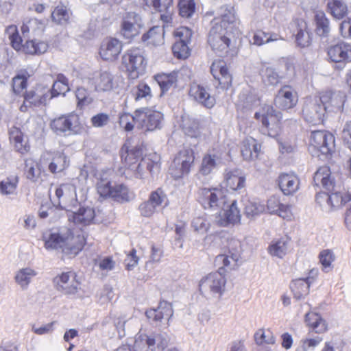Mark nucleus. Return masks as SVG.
<instances>
[{
  "mask_svg": "<svg viewBox=\"0 0 351 351\" xmlns=\"http://www.w3.org/2000/svg\"><path fill=\"white\" fill-rule=\"evenodd\" d=\"M69 220L77 225L88 226L101 222L103 216L101 215L99 210L96 213L93 208L82 207L77 212L72 213V215L69 216Z\"/></svg>",
  "mask_w": 351,
  "mask_h": 351,
  "instance_id": "4be33fe9",
  "label": "nucleus"
},
{
  "mask_svg": "<svg viewBox=\"0 0 351 351\" xmlns=\"http://www.w3.org/2000/svg\"><path fill=\"white\" fill-rule=\"evenodd\" d=\"M311 147L321 154L328 156L335 151V137L326 130H315L311 132L310 138Z\"/></svg>",
  "mask_w": 351,
  "mask_h": 351,
  "instance_id": "f8f14e48",
  "label": "nucleus"
},
{
  "mask_svg": "<svg viewBox=\"0 0 351 351\" xmlns=\"http://www.w3.org/2000/svg\"><path fill=\"white\" fill-rule=\"evenodd\" d=\"M195 7L193 0H180L178 3L179 12L182 17H191L195 12Z\"/></svg>",
  "mask_w": 351,
  "mask_h": 351,
  "instance_id": "774afa93",
  "label": "nucleus"
},
{
  "mask_svg": "<svg viewBox=\"0 0 351 351\" xmlns=\"http://www.w3.org/2000/svg\"><path fill=\"white\" fill-rule=\"evenodd\" d=\"M56 196L58 199L54 205L62 209L69 210L77 203L75 188L71 184H62L56 189Z\"/></svg>",
  "mask_w": 351,
  "mask_h": 351,
  "instance_id": "412c9836",
  "label": "nucleus"
},
{
  "mask_svg": "<svg viewBox=\"0 0 351 351\" xmlns=\"http://www.w3.org/2000/svg\"><path fill=\"white\" fill-rule=\"evenodd\" d=\"M328 55L331 61L336 63L351 62V45L343 42L339 43L328 48Z\"/></svg>",
  "mask_w": 351,
  "mask_h": 351,
  "instance_id": "c85d7f7f",
  "label": "nucleus"
},
{
  "mask_svg": "<svg viewBox=\"0 0 351 351\" xmlns=\"http://www.w3.org/2000/svg\"><path fill=\"white\" fill-rule=\"evenodd\" d=\"M298 101V96L296 90L288 85L281 87L274 99L276 106L282 110L293 108Z\"/></svg>",
  "mask_w": 351,
  "mask_h": 351,
  "instance_id": "5701e85b",
  "label": "nucleus"
},
{
  "mask_svg": "<svg viewBox=\"0 0 351 351\" xmlns=\"http://www.w3.org/2000/svg\"><path fill=\"white\" fill-rule=\"evenodd\" d=\"M259 98L255 89L250 86L244 88L239 95L237 106L243 110H251L259 105Z\"/></svg>",
  "mask_w": 351,
  "mask_h": 351,
  "instance_id": "2f4dec72",
  "label": "nucleus"
},
{
  "mask_svg": "<svg viewBox=\"0 0 351 351\" xmlns=\"http://www.w3.org/2000/svg\"><path fill=\"white\" fill-rule=\"evenodd\" d=\"M290 239L287 237L273 240L268 247V252L272 256L282 258L289 250Z\"/></svg>",
  "mask_w": 351,
  "mask_h": 351,
  "instance_id": "ea45409f",
  "label": "nucleus"
},
{
  "mask_svg": "<svg viewBox=\"0 0 351 351\" xmlns=\"http://www.w3.org/2000/svg\"><path fill=\"white\" fill-rule=\"evenodd\" d=\"M183 130L186 135L191 138H197L200 134L199 123L194 119L184 121Z\"/></svg>",
  "mask_w": 351,
  "mask_h": 351,
  "instance_id": "69168bd1",
  "label": "nucleus"
},
{
  "mask_svg": "<svg viewBox=\"0 0 351 351\" xmlns=\"http://www.w3.org/2000/svg\"><path fill=\"white\" fill-rule=\"evenodd\" d=\"M75 96L77 100V107L80 108H83L84 107L88 106L93 101L90 94L83 87L77 88L75 91Z\"/></svg>",
  "mask_w": 351,
  "mask_h": 351,
  "instance_id": "680f3d73",
  "label": "nucleus"
},
{
  "mask_svg": "<svg viewBox=\"0 0 351 351\" xmlns=\"http://www.w3.org/2000/svg\"><path fill=\"white\" fill-rule=\"evenodd\" d=\"M280 39V36L276 34L266 33L262 30H258L254 32L250 42L257 46L263 45L272 41H276Z\"/></svg>",
  "mask_w": 351,
  "mask_h": 351,
  "instance_id": "6e6d98bb",
  "label": "nucleus"
},
{
  "mask_svg": "<svg viewBox=\"0 0 351 351\" xmlns=\"http://www.w3.org/2000/svg\"><path fill=\"white\" fill-rule=\"evenodd\" d=\"M314 21L317 34L322 37H328L330 32V26L329 19L325 13L322 11L316 12Z\"/></svg>",
  "mask_w": 351,
  "mask_h": 351,
  "instance_id": "37998d69",
  "label": "nucleus"
},
{
  "mask_svg": "<svg viewBox=\"0 0 351 351\" xmlns=\"http://www.w3.org/2000/svg\"><path fill=\"white\" fill-rule=\"evenodd\" d=\"M121 65L132 79L143 75L147 66L143 49L134 47L127 50L122 56Z\"/></svg>",
  "mask_w": 351,
  "mask_h": 351,
  "instance_id": "7ed1b4c3",
  "label": "nucleus"
},
{
  "mask_svg": "<svg viewBox=\"0 0 351 351\" xmlns=\"http://www.w3.org/2000/svg\"><path fill=\"white\" fill-rule=\"evenodd\" d=\"M219 15L220 18H215L213 21V25H220L222 28L228 29L232 32L237 22L233 7L221 6L219 10Z\"/></svg>",
  "mask_w": 351,
  "mask_h": 351,
  "instance_id": "7c9ffc66",
  "label": "nucleus"
},
{
  "mask_svg": "<svg viewBox=\"0 0 351 351\" xmlns=\"http://www.w3.org/2000/svg\"><path fill=\"white\" fill-rule=\"evenodd\" d=\"M79 118L75 114H68L53 119L50 123L51 130L60 136H70L79 130Z\"/></svg>",
  "mask_w": 351,
  "mask_h": 351,
  "instance_id": "423d86ee",
  "label": "nucleus"
},
{
  "mask_svg": "<svg viewBox=\"0 0 351 351\" xmlns=\"http://www.w3.org/2000/svg\"><path fill=\"white\" fill-rule=\"evenodd\" d=\"M326 113V107L319 97L306 98L302 107V115L306 121L313 125L322 123Z\"/></svg>",
  "mask_w": 351,
  "mask_h": 351,
  "instance_id": "0eeeda50",
  "label": "nucleus"
},
{
  "mask_svg": "<svg viewBox=\"0 0 351 351\" xmlns=\"http://www.w3.org/2000/svg\"><path fill=\"white\" fill-rule=\"evenodd\" d=\"M69 165L68 157L60 152H56L53 154L51 162L49 165V170L53 173L62 171Z\"/></svg>",
  "mask_w": 351,
  "mask_h": 351,
  "instance_id": "c03bdc74",
  "label": "nucleus"
},
{
  "mask_svg": "<svg viewBox=\"0 0 351 351\" xmlns=\"http://www.w3.org/2000/svg\"><path fill=\"white\" fill-rule=\"evenodd\" d=\"M43 24L36 19H30L23 22L21 32L24 37L36 36L43 32Z\"/></svg>",
  "mask_w": 351,
  "mask_h": 351,
  "instance_id": "de8ad7c7",
  "label": "nucleus"
},
{
  "mask_svg": "<svg viewBox=\"0 0 351 351\" xmlns=\"http://www.w3.org/2000/svg\"><path fill=\"white\" fill-rule=\"evenodd\" d=\"M137 110H135L134 115L129 113H123L119 117V125L126 131H131L134 128V123L137 125Z\"/></svg>",
  "mask_w": 351,
  "mask_h": 351,
  "instance_id": "338daca9",
  "label": "nucleus"
},
{
  "mask_svg": "<svg viewBox=\"0 0 351 351\" xmlns=\"http://www.w3.org/2000/svg\"><path fill=\"white\" fill-rule=\"evenodd\" d=\"M122 47L121 41L117 38H109L103 41L100 47L99 55L104 60L114 61L119 57Z\"/></svg>",
  "mask_w": 351,
  "mask_h": 351,
  "instance_id": "a878e982",
  "label": "nucleus"
},
{
  "mask_svg": "<svg viewBox=\"0 0 351 351\" xmlns=\"http://www.w3.org/2000/svg\"><path fill=\"white\" fill-rule=\"evenodd\" d=\"M267 208L271 214H276L283 219H289L291 217L290 208L281 204L276 197H271L267 204Z\"/></svg>",
  "mask_w": 351,
  "mask_h": 351,
  "instance_id": "79ce46f5",
  "label": "nucleus"
},
{
  "mask_svg": "<svg viewBox=\"0 0 351 351\" xmlns=\"http://www.w3.org/2000/svg\"><path fill=\"white\" fill-rule=\"evenodd\" d=\"M227 253L218 255L216 258L217 263H221L226 270H232L238 266L242 252L241 243L239 240L230 238L227 240Z\"/></svg>",
  "mask_w": 351,
  "mask_h": 351,
  "instance_id": "9b49d317",
  "label": "nucleus"
},
{
  "mask_svg": "<svg viewBox=\"0 0 351 351\" xmlns=\"http://www.w3.org/2000/svg\"><path fill=\"white\" fill-rule=\"evenodd\" d=\"M19 183L17 176H10L0 182V193L3 195L16 194Z\"/></svg>",
  "mask_w": 351,
  "mask_h": 351,
  "instance_id": "5fc2aeb1",
  "label": "nucleus"
},
{
  "mask_svg": "<svg viewBox=\"0 0 351 351\" xmlns=\"http://www.w3.org/2000/svg\"><path fill=\"white\" fill-rule=\"evenodd\" d=\"M305 322L306 324L312 328L316 333H322L326 330L327 326L326 322L321 316L316 313H308L305 315Z\"/></svg>",
  "mask_w": 351,
  "mask_h": 351,
  "instance_id": "49530a36",
  "label": "nucleus"
},
{
  "mask_svg": "<svg viewBox=\"0 0 351 351\" xmlns=\"http://www.w3.org/2000/svg\"><path fill=\"white\" fill-rule=\"evenodd\" d=\"M319 260L323 267L322 269L325 272H328L332 269L331 265L335 260V256L331 250L326 249L320 252Z\"/></svg>",
  "mask_w": 351,
  "mask_h": 351,
  "instance_id": "052dcab7",
  "label": "nucleus"
},
{
  "mask_svg": "<svg viewBox=\"0 0 351 351\" xmlns=\"http://www.w3.org/2000/svg\"><path fill=\"white\" fill-rule=\"evenodd\" d=\"M43 239L47 249H61L64 253L77 254L82 250L84 239L80 235L74 236L69 229L59 232L48 231L43 234Z\"/></svg>",
  "mask_w": 351,
  "mask_h": 351,
  "instance_id": "f257e3e1",
  "label": "nucleus"
},
{
  "mask_svg": "<svg viewBox=\"0 0 351 351\" xmlns=\"http://www.w3.org/2000/svg\"><path fill=\"white\" fill-rule=\"evenodd\" d=\"M221 153L213 150L206 154L202 158L200 172L203 175H208L222 162Z\"/></svg>",
  "mask_w": 351,
  "mask_h": 351,
  "instance_id": "473e14b6",
  "label": "nucleus"
},
{
  "mask_svg": "<svg viewBox=\"0 0 351 351\" xmlns=\"http://www.w3.org/2000/svg\"><path fill=\"white\" fill-rule=\"evenodd\" d=\"M36 275V272L29 268L25 267L19 269L15 275L16 282L22 288L26 289L30 283L32 278Z\"/></svg>",
  "mask_w": 351,
  "mask_h": 351,
  "instance_id": "864d4df0",
  "label": "nucleus"
},
{
  "mask_svg": "<svg viewBox=\"0 0 351 351\" xmlns=\"http://www.w3.org/2000/svg\"><path fill=\"white\" fill-rule=\"evenodd\" d=\"M57 291L66 295H75L81 289L80 282L75 273L63 272L53 278Z\"/></svg>",
  "mask_w": 351,
  "mask_h": 351,
  "instance_id": "4468645a",
  "label": "nucleus"
},
{
  "mask_svg": "<svg viewBox=\"0 0 351 351\" xmlns=\"http://www.w3.org/2000/svg\"><path fill=\"white\" fill-rule=\"evenodd\" d=\"M189 42L177 40L172 47L173 54L180 59H186L190 55V49L188 47Z\"/></svg>",
  "mask_w": 351,
  "mask_h": 351,
  "instance_id": "e2e57ef3",
  "label": "nucleus"
},
{
  "mask_svg": "<svg viewBox=\"0 0 351 351\" xmlns=\"http://www.w3.org/2000/svg\"><path fill=\"white\" fill-rule=\"evenodd\" d=\"M169 26L164 23L162 27L154 26L142 36V40L149 45H160L164 43L165 28Z\"/></svg>",
  "mask_w": 351,
  "mask_h": 351,
  "instance_id": "58836bf2",
  "label": "nucleus"
},
{
  "mask_svg": "<svg viewBox=\"0 0 351 351\" xmlns=\"http://www.w3.org/2000/svg\"><path fill=\"white\" fill-rule=\"evenodd\" d=\"M167 201V197L166 194L159 188L155 191L152 192L148 199L139 205V212L142 216L150 217L158 210V208L161 206L163 203H165L166 206Z\"/></svg>",
  "mask_w": 351,
  "mask_h": 351,
  "instance_id": "a211bd4d",
  "label": "nucleus"
},
{
  "mask_svg": "<svg viewBox=\"0 0 351 351\" xmlns=\"http://www.w3.org/2000/svg\"><path fill=\"white\" fill-rule=\"evenodd\" d=\"M210 72L222 88H228L231 85L232 76L223 60H215L210 66Z\"/></svg>",
  "mask_w": 351,
  "mask_h": 351,
  "instance_id": "bb28decb",
  "label": "nucleus"
},
{
  "mask_svg": "<svg viewBox=\"0 0 351 351\" xmlns=\"http://www.w3.org/2000/svg\"><path fill=\"white\" fill-rule=\"evenodd\" d=\"M137 128L147 131H154L160 129L163 114L156 110L148 108L137 109Z\"/></svg>",
  "mask_w": 351,
  "mask_h": 351,
  "instance_id": "ddd939ff",
  "label": "nucleus"
},
{
  "mask_svg": "<svg viewBox=\"0 0 351 351\" xmlns=\"http://www.w3.org/2000/svg\"><path fill=\"white\" fill-rule=\"evenodd\" d=\"M244 213L247 217L251 219L258 216L265 210V206L250 199H243Z\"/></svg>",
  "mask_w": 351,
  "mask_h": 351,
  "instance_id": "603ef678",
  "label": "nucleus"
},
{
  "mask_svg": "<svg viewBox=\"0 0 351 351\" xmlns=\"http://www.w3.org/2000/svg\"><path fill=\"white\" fill-rule=\"evenodd\" d=\"M319 98L326 107V112L343 110L346 100V95L343 92L326 90L320 93Z\"/></svg>",
  "mask_w": 351,
  "mask_h": 351,
  "instance_id": "b1692460",
  "label": "nucleus"
},
{
  "mask_svg": "<svg viewBox=\"0 0 351 351\" xmlns=\"http://www.w3.org/2000/svg\"><path fill=\"white\" fill-rule=\"evenodd\" d=\"M168 345L165 335L161 334L148 336L145 334L136 335V348L141 351H162Z\"/></svg>",
  "mask_w": 351,
  "mask_h": 351,
  "instance_id": "dca6fc26",
  "label": "nucleus"
},
{
  "mask_svg": "<svg viewBox=\"0 0 351 351\" xmlns=\"http://www.w3.org/2000/svg\"><path fill=\"white\" fill-rule=\"evenodd\" d=\"M12 47L17 51L25 54L40 55L47 51L48 44L44 41L32 39L23 44V39L19 34L17 27L12 25L5 29Z\"/></svg>",
  "mask_w": 351,
  "mask_h": 351,
  "instance_id": "f03ea898",
  "label": "nucleus"
},
{
  "mask_svg": "<svg viewBox=\"0 0 351 351\" xmlns=\"http://www.w3.org/2000/svg\"><path fill=\"white\" fill-rule=\"evenodd\" d=\"M329 199L330 210L333 207H338L343 204L351 202V187L348 188V190L344 196L341 195L339 193H332L329 194Z\"/></svg>",
  "mask_w": 351,
  "mask_h": 351,
  "instance_id": "bf43d9fd",
  "label": "nucleus"
},
{
  "mask_svg": "<svg viewBox=\"0 0 351 351\" xmlns=\"http://www.w3.org/2000/svg\"><path fill=\"white\" fill-rule=\"evenodd\" d=\"M177 73H162L155 75V80L161 90V95L168 91L171 87L176 86L177 82Z\"/></svg>",
  "mask_w": 351,
  "mask_h": 351,
  "instance_id": "a18cd8bd",
  "label": "nucleus"
},
{
  "mask_svg": "<svg viewBox=\"0 0 351 351\" xmlns=\"http://www.w3.org/2000/svg\"><path fill=\"white\" fill-rule=\"evenodd\" d=\"M23 97V104L20 107L21 112L27 111L28 106L46 105L47 102L51 99L50 87L41 84H37L30 90L25 91Z\"/></svg>",
  "mask_w": 351,
  "mask_h": 351,
  "instance_id": "1a4fd4ad",
  "label": "nucleus"
},
{
  "mask_svg": "<svg viewBox=\"0 0 351 351\" xmlns=\"http://www.w3.org/2000/svg\"><path fill=\"white\" fill-rule=\"evenodd\" d=\"M53 21L60 25H64L69 19V14L63 5H58L51 14Z\"/></svg>",
  "mask_w": 351,
  "mask_h": 351,
  "instance_id": "0e129e2a",
  "label": "nucleus"
},
{
  "mask_svg": "<svg viewBox=\"0 0 351 351\" xmlns=\"http://www.w3.org/2000/svg\"><path fill=\"white\" fill-rule=\"evenodd\" d=\"M93 84L97 91H110L115 87L113 75L108 71H101L93 78Z\"/></svg>",
  "mask_w": 351,
  "mask_h": 351,
  "instance_id": "f704fd0d",
  "label": "nucleus"
},
{
  "mask_svg": "<svg viewBox=\"0 0 351 351\" xmlns=\"http://www.w3.org/2000/svg\"><path fill=\"white\" fill-rule=\"evenodd\" d=\"M97 190L101 197H121L125 199L128 194V189L123 184L112 187L107 173H104L97 183Z\"/></svg>",
  "mask_w": 351,
  "mask_h": 351,
  "instance_id": "aec40b11",
  "label": "nucleus"
},
{
  "mask_svg": "<svg viewBox=\"0 0 351 351\" xmlns=\"http://www.w3.org/2000/svg\"><path fill=\"white\" fill-rule=\"evenodd\" d=\"M261 145L254 138H246L242 142L241 154L245 160H254L258 158L261 152Z\"/></svg>",
  "mask_w": 351,
  "mask_h": 351,
  "instance_id": "e433bc0d",
  "label": "nucleus"
},
{
  "mask_svg": "<svg viewBox=\"0 0 351 351\" xmlns=\"http://www.w3.org/2000/svg\"><path fill=\"white\" fill-rule=\"evenodd\" d=\"M262 80L265 86H274L280 82V77L272 67H266L261 72Z\"/></svg>",
  "mask_w": 351,
  "mask_h": 351,
  "instance_id": "13d9d810",
  "label": "nucleus"
},
{
  "mask_svg": "<svg viewBox=\"0 0 351 351\" xmlns=\"http://www.w3.org/2000/svg\"><path fill=\"white\" fill-rule=\"evenodd\" d=\"M232 32L222 28L220 25H213L208 34V43L216 53L223 56L228 51L230 36Z\"/></svg>",
  "mask_w": 351,
  "mask_h": 351,
  "instance_id": "6e6552de",
  "label": "nucleus"
},
{
  "mask_svg": "<svg viewBox=\"0 0 351 351\" xmlns=\"http://www.w3.org/2000/svg\"><path fill=\"white\" fill-rule=\"evenodd\" d=\"M314 282L312 277H306L305 278H298L293 280L290 288L293 292L294 298L301 300L308 294L310 285Z\"/></svg>",
  "mask_w": 351,
  "mask_h": 351,
  "instance_id": "c9c22d12",
  "label": "nucleus"
},
{
  "mask_svg": "<svg viewBox=\"0 0 351 351\" xmlns=\"http://www.w3.org/2000/svg\"><path fill=\"white\" fill-rule=\"evenodd\" d=\"M147 317L154 322L156 326L165 328L169 326V320L173 315V310L171 303L167 301H162L159 303L157 308H152L145 312Z\"/></svg>",
  "mask_w": 351,
  "mask_h": 351,
  "instance_id": "f3484780",
  "label": "nucleus"
},
{
  "mask_svg": "<svg viewBox=\"0 0 351 351\" xmlns=\"http://www.w3.org/2000/svg\"><path fill=\"white\" fill-rule=\"evenodd\" d=\"M144 23L141 16L133 12H128L123 18L120 34L123 38L132 40L140 34Z\"/></svg>",
  "mask_w": 351,
  "mask_h": 351,
  "instance_id": "2eb2a0df",
  "label": "nucleus"
},
{
  "mask_svg": "<svg viewBox=\"0 0 351 351\" xmlns=\"http://www.w3.org/2000/svg\"><path fill=\"white\" fill-rule=\"evenodd\" d=\"M145 2L147 5L160 13V18L163 23L167 25L171 23L174 11L173 0H145Z\"/></svg>",
  "mask_w": 351,
  "mask_h": 351,
  "instance_id": "cd10ccee",
  "label": "nucleus"
},
{
  "mask_svg": "<svg viewBox=\"0 0 351 351\" xmlns=\"http://www.w3.org/2000/svg\"><path fill=\"white\" fill-rule=\"evenodd\" d=\"M226 285V279L220 272L210 273L199 282V291L204 293L221 294Z\"/></svg>",
  "mask_w": 351,
  "mask_h": 351,
  "instance_id": "6ab92c4d",
  "label": "nucleus"
},
{
  "mask_svg": "<svg viewBox=\"0 0 351 351\" xmlns=\"http://www.w3.org/2000/svg\"><path fill=\"white\" fill-rule=\"evenodd\" d=\"M223 210L219 214V219L217 223L221 226H226L228 224H235L241 220L240 210L237 206L236 200H233L230 205H226L221 208Z\"/></svg>",
  "mask_w": 351,
  "mask_h": 351,
  "instance_id": "c756f323",
  "label": "nucleus"
},
{
  "mask_svg": "<svg viewBox=\"0 0 351 351\" xmlns=\"http://www.w3.org/2000/svg\"><path fill=\"white\" fill-rule=\"evenodd\" d=\"M328 12L336 19L343 18L348 12L346 4L341 0H330L327 3Z\"/></svg>",
  "mask_w": 351,
  "mask_h": 351,
  "instance_id": "3c124183",
  "label": "nucleus"
},
{
  "mask_svg": "<svg viewBox=\"0 0 351 351\" xmlns=\"http://www.w3.org/2000/svg\"><path fill=\"white\" fill-rule=\"evenodd\" d=\"M278 184L285 195H292L299 188V180L293 174L283 173L279 176Z\"/></svg>",
  "mask_w": 351,
  "mask_h": 351,
  "instance_id": "4c0bfd02",
  "label": "nucleus"
},
{
  "mask_svg": "<svg viewBox=\"0 0 351 351\" xmlns=\"http://www.w3.org/2000/svg\"><path fill=\"white\" fill-rule=\"evenodd\" d=\"M195 160L194 152L190 147H184L175 156L170 167V174L179 179L188 175L193 165Z\"/></svg>",
  "mask_w": 351,
  "mask_h": 351,
  "instance_id": "39448f33",
  "label": "nucleus"
},
{
  "mask_svg": "<svg viewBox=\"0 0 351 351\" xmlns=\"http://www.w3.org/2000/svg\"><path fill=\"white\" fill-rule=\"evenodd\" d=\"M197 199L204 209L217 210L228 202L227 191L221 187L201 188Z\"/></svg>",
  "mask_w": 351,
  "mask_h": 351,
  "instance_id": "20e7f679",
  "label": "nucleus"
},
{
  "mask_svg": "<svg viewBox=\"0 0 351 351\" xmlns=\"http://www.w3.org/2000/svg\"><path fill=\"white\" fill-rule=\"evenodd\" d=\"M313 182L317 186H322L328 191L333 189L334 178L331 176L330 169L328 166L320 167L315 173Z\"/></svg>",
  "mask_w": 351,
  "mask_h": 351,
  "instance_id": "72a5a7b5",
  "label": "nucleus"
},
{
  "mask_svg": "<svg viewBox=\"0 0 351 351\" xmlns=\"http://www.w3.org/2000/svg\"><path fill=\"white\" fill-rule=\"evenodd\" d=\"M189 95L195 101L206 108H211L215 104V99L210 95L207 86L193 83L190 86Z\"/></svg>",
  "mask_w": 351,
  "mask_h": 351,
  "instance_id": "393cba45",
  "label": "nucleus"
},
{
  "mask_svg": "<svg viewBox=\"0 0 351 351\" xmlns=\"http://www.w3.org/2000/svg\"><path fill=\"white\" fill-rule=\"evenodd\" d=\"M225 179L226 186L232 190H239L245 186V178L237 169L226 171Z\"/></svg>",
  "mask_w": 351,
  "mask_h": 351,
  "instance_id": "a19ab883",
  "label": "nucleus"
},
{
  "mask_svg": "<svg viewBox=\"0 0 351 351\" xmlns=\"http://www.w3.org/2000/svg\"><path fill=\"white\" fill-rule=\"evenodd\" d=\"M142 149L134 147L128 150L127 147L123 146L121 150V158L129 167L137 162L142 158Z\"/></svg>",
  "mask_w": 351,
  "mask_h": 351,
  "instance_id": "09e8293b",
  "label": "nucleus"
},
{
  "mask_svg": "<svg viewBox=\"0 0 351 351\" xmlns=\"http://www.w3.org/2000/svg\"><path fill=\"white\" fill-rule=\"evenodd\" d=\"M25 172L28 180L37 182L42 173L40 165L32 158H27L25 160Z\"/></svg>",
  "mask_w": 351,
  "mask_h": 351,
  "instance_id": "8fccbe9b",
  "label": "nucleus"
},
{
  "mask_svg": "<svg viewBox=\"0 0 351 351\" xmlns=\"http://www.w3.org/2000/svg\"><path fill=\"white\" fill-rule=\"evenodd\" d=\"M254 341L257 345L274 344L276 339L269 329L260 328L254 335Z\"/></svg>",
  "mask_w": 351,
  "mask_h": 351,
  "instance_id": "4d7b16f0",
  "label": "nucleus"
},
{
  "mask_svg": "<svg viewBox=\"0 0 351 351\" xmlns=\"http://www.w3.org/2000/svg\"><path fill=\"white\" fill-rule=\"evenodd\" d=\"M254 117L260 120L265 131L269 136H275L278 134L279 122L282 114L270 105H264L260 112H256Z\"/></svg>",
  "mask_w": 351,
  "mask_h": 351,
  "instance_id": "9d476101",
  "label": "nucleus"
}]
</instances>
